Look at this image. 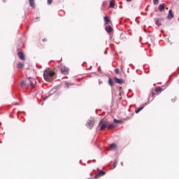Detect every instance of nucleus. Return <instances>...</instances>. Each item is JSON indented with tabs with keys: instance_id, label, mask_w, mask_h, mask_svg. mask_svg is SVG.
I'll return each instance as SVG.
<instances>
[{
	"instance_id": "31",
	"label": "nucleus",
	"mask_w": 179,
	"mask_h": 179,
	"mask_svg": "<svg viewBox=\"0 0 179 179\" xmlns=\"http://www.w3.org/2000/svg\"><path fill=\"white\" fill-rule=\"evenodd\" d=\"M150 102H146L145 103V106H148V104H149Z\"/></svg>"
},
{
	"instance_id": "26",
	"label": "nucleus",
	"mask_w": 179,
	"mask_h": 179,
	"mask_svg": "<svg viewBox=\"0 0 179 179\" xmlns=\"http://www.w3.org/2000/svg\"><path fill=\"white\" fill-rule=\"evenodd\" d=\"M117 167V161H115L113 163V169H115Z\"/></svg>"
},
{
	"instance_id": "37",
	"label": "nucleus",
	"mask_w": 179,
	"mask_h": 179,
	"mask_svg": "<svg viewBox=\"0 0 179 179\" xmlns=\"http://www.w3.org/2000/svg\"><path fill=\"white\" fill-rule=\"evenodd\" d=\"M121 165L123 166V163L122 162H121Z\"/></svg>"
},
{
	"instance_id": "35",
	"label": "nucleus",
	"mask_w": 179,
	"mask_h": 179,
	"mask_svg": "<svg viewBox=\"0 0 179 179\" xmlns=\"http://www.w3.org/2000/svg\"><path fill=\"white\" fill-rule=\"evenodd\" d=\"M43 105H44V102H42V103H41V106H43Z\"/></svg>"
},
{
	"instance_id": "22",
	"label": "nucleus",
	"mask_w": 179,
	"mask_h": 179,
	"mask_svg": "<svg viewBox=\"0 0 179 179\" xmlns=\"http://www.w3.org/2000/svg\"><path fill=\"white\" fill-rule=\"evenodd\" d=\"M154 5H159V0H153Z\"/></svg>"
},
{
	"instance_id": "16",
	"label": "nucleus",
	"mask_w": 179,
	"mask_h": 179,
	"mask_svg": "<svg viewBox=\"0 0 179 179\" xmlns=\"http://www.w3.org/2000/svg\"><path fill=\"white\" fill-rule=\"evenodd\" d=\"M110 148H112L113 150H117V144L113 143L110 145Z\"/></svg>"
},
{
	"instance_id": "20",
	"label": "nucleus",
	"mask_w": 179,
	"mask_h": 179,
	"mask_svg": "<svg viewBox=\"0 0 179 179\" xmlns=\"http://www.w3.org/2000/svg\"><path fill=\"white\" fill-rule=\"evenodd\" d=\"M28 80H29V82L30 83V85L33 86V81H31V77L28 78Z\"/></svg>"
},
{
	"instance_id": "6",
	"label": "nucleus",
	"mask_w": 179,
	"mask_h": 179,
	"mask_svg": "<svg viewBox=\"0 0 179 179\" xmlns=\"http://www.w3.org/2000/svg\"><path fill=\"white\" fill-rule=\"evenodd\" d=\"M87 127L88 128H90V129H92V128H93V127H94V121L93 120H88L87 122Z\"/></svg>"
},
{
	"instance_id": "23",
	"label": "nucleus",
	"mask_w": 179,
	"mask_h": 179,
	"mask_svg": "<svg viewBox=\"0 0 179 179\" xmlns=\"http://www.w3.org/2000/svg\"><path fill=\"white\" fill-rule=\"evenodd\" d=\"M115 73L117 75H118V74L120 73V69H115Z\"/></svg>"
},
{
	"instance_id": "12",
	"label": "nucleus",
	"mask_w": 179,
	"mask_h": 179,
	"mask_svg": "<svg viewBox=\"0 0 179 179\" xmlns=\"http://www.w3.org/2000/svg\"><path fill=\"white\" fill-rule=\"evenodd\" d=\"M108 85L111 86V87L114 86V81L113 80V79H111V78H108Z\"/></svg>"
},
{
	"instance_id": "42",
	"label": "nucleus",
	"mask_w": 179,
	"mask_h": 179,
	"mask_svg": "<svg viewBox=\"0 0 179 179\" xmlns=\"http://www.w3.org/2000/svg\"><path fill=\"white\" fill-rule=\"evenodd\" d=\"M0 125H1V122H0Z\"/></svg>"
},
{
	"instance_id": "30",
	"label": "nucleus",
	"mask_w": 179,
	"mask_h": 179,
	"mask_svg": "<svg viewBox=\"0 0 179 179\" xmlns=\"http://www.w3.org/2000/svg\"><path fill=\"white\" fill-rule=\"evenodd\" d=\"M48 99V96H45L44 98H43V100H46V99Z\"/></svg>"
},
{
	"instance_id": "18",
	"label": "nucleus",
	"mask_w": 179,
	"mask_h": 179,
	"mask_svg": "<svg viewBox=\"0 0 179 179\" xmlns=\"http://www.w3.org/2000/svg\"><path fill=\"white\" fill-rule=\"evenodd\" d=\"M115 4L113 2V1H110L109 3V8H115Z\"/></svg>"
},
{
	"instance_id": "3",
	"label": "nucleus",
	"mask_w": 179,
	"mask_h": 179,
	"mask_svg": "<svg viewBox=\"0 0 179 179\" xmlns=\"http://www.w3.org/2000/svg\"><path fill=\"white\" fill-rule=\"evenodd\" d=\"M61 72L63 75H68V72H69V69L66 66H62L61 68Z\"/></svg>"
},
{
	"instance_id": "10",
	"label": "nucleus",
	"mask_w": 179,
	"mask_h": 179,
	"mask_svg": "<svg viewBox=\"0 0 179 179\" xmlns=\"http://www.w3.org/2000/svg\"><path fill=\"white\" fill-rule=\"evenodd\" d=\"M159 12H163L164 9H166V6H164V4H159L158 8Z\"/></svg>"
},
{
	"instance_id": "13",
	"label": "nucleus",
	"mask_w": 179,
	"mask_h": 179,
	"mask_svg": "<svg viewBox=\"0 0 179 179\" xmlns=\"http://www.w3.org/2000/svg\"><path fill=\"white\" fill-rule=\"evenodd\" d=\"M29 5L31 6V8H36V4L34 3V0H29Z\"/></svg>"
},
{
	"instance_id": "24",
	"label": "nucleus",
	"mask_w": 179,
	"mask_h": 179,
	"mask_svg": "<svg viewBox=\"0 0 179 179\" xmlns=\"http://www.w3.org/2000/svg\"><path fill=\"white\" fill-rule=\"evenodd\" d=\"M65 86L66 87H67V89H69L70 86H71V84L68 83H65Z\"/></svg>"
},
{
	"instance_id": "33",
	"label": "nucleus",
	"mask_w": 179,
	"mask_h": 179,
	"mask_svg": "<svg viewBox=\"0 0 179 179\" xmlns=\"http://www.w3.org/2000/svg\"><path fill=\"white\" fill-rule=\"evenodd\" d=\"M152 96H155V92H152Z\"/></svg>"
},
{
	"instance_id": "14",
	"label": "nucleus",
	"mask_w": 179,
	"mask_h": 179,
	"mask_svg": "<svg viewBox=\"0 0 179 179\" xmlns=\"http://www.w3.org/2000/svg\"><path fill=\"white\" fill-rule=\"evenodd\" d=\"M143 108H145V106H142L141 107H140L138 109H136L135 110L136 114H138V113H141V111H142Z\"/></svg>"
},
{
	"instance_id": "4",
	"label": "nucleus",
	"mask_w": 179,
	"mask_h": 179,
	"mask_svg": "<svg viewBox=\"0 0 179 179\" xmlns=\"http://www.w3.org/2000/svg\"><path fill=\"white\" fill-rule=\"evenodd\" d=\"M113 79L115 83H118L119 85H122V83H124V79L122 78H118L117 77H114Z\"/></svg>"
},
{
	"instance_id": "2",
	"label": "nucleus",
	"mask_w": 179,
	"mask_h": 179,
	"mask_svg": "<svg viewBox=\"0 0 179 179\" xmlns=\"http://www.w3.org/2000/svg\"><path fill=\"white\" fill-rule=\"evenodd\" d=\"M108 122H104V119H101L99 122V127H100L99 131H104L108 127Z\"/></svg>"
},
{
	"instance_id": "25",
	"label": "nucleus",
	"mask_w": 179,
	"mask_h": 179,
	"mask_svg": "<svg viewBox=\"0 0 179 179\" xmlns=\"http://www.w3.org/2000/svg\"><path fill=\"white\" fill-rule=\"evenodd\" d=\"M24 84H25L24 81H22V82L20 83V86H21V87H23L24 86Z\"/></svg>"
},
{
	"instance_id": "34",
	"label": "nucleus",
	"mask_w": 179,
	"mask_h": 179,
	"mask_svg": "<svg viewBox=\"0 0 179 179\" xmlns=\"http://www.w3.org/2000/svg\"><path fill=\"white\" fill-rule=\"evenodd\" d=\"M174 101H176V99H172V102L174 103Z\"/></svg>"
},
{
	"instance_id": "36",
	"label": "nucleus",
	"mask_w": 179,
	"mask_h": 179,
	"mask_svg": "<svg viewBox=\"0 0 179 179\" xmlns=\"http://www.w3.org/2000/svg\"><path fill=\"white\" fill-rule=\"evenodd\" d=\"M98 71H100V66L98 67Z\"/></svg>"
},
{
	"instance_id": "15",
	"label": "nucleus",
	"mask_w": 179,
	"mask_h": 179,
	"mask_svg": "<svg viewBox=\"0 0 179 179\" xmlns=\"http://www.w3.org/2000/svg\"><path fill=\"white\" fill-rule=\"evenodd\" d=\"M107 128L108 129H114V128H115V126L114 125V124H108V123Z\"/></svg>"
},
{
	"instance_id": "39",
	"label": "nucleus",
	"mask_w": 179,
	"mask_h": 179,
	"mask_svg": "<svg viewBox=\"0 0 179 179\" xmlns=\"http://www.w3.org/2000/svg\"><path fill=\"white\" fill-rule=\"evenodd\" d=\"M99 83H103V82L101 81V82H99Z\"/></svg>"
},
{
	"instance_id": "41",
	"label": "nucleus",
	"mask_w": 179,
	"mask_h": 179,
	"mask_svg": "<svg viewBox=\"0 0 179 179\" xmlns=\"http://www.w3.org/2000/svg\"><path fill=\"white\" fill-rule=\"evenodd\" d=\"M150 99V98L148 99V101H149Z\"/></svg>"
},
{
	"instance_id": "5",
	"label": "nucleus",
	"mask_w": 179,
	"mask_h": 179,
	"mask_svg": "<svg viewBox=\"0 0 179 179\" xmlns=\"http://www.w3.org/2000/svg\"><path fill=\"white\" fill-rule=\"evenodd\" d=\"M17 56L19 57L20 59H22V61H24L26 59V57H24V53H23V52H18Z\"/></svg>"
},
{
	"instance_id": "7",
	"label": "nucleus",
	"mask_w": 179,
	"mask_h": 179,
	"mask_svg": "<svg viewBox=\"0 0 179 179\" xmlns=\"http://www.w3.org/2000/svg\"><path fill=\"white\" fill-rule=\"evenodd\" d=\"M173 17H174V13H173V10L170 9L169 10V14H168V16H167V19L171 20V19H173Z\"/></svg>"
},
{
	"instance_id": "32",
	"label": "nucleus",
	"mask_w": 179,
	"mask_h": 179,
	"mask_svg": "<svg viewBox=\"0 0 179 179\" xmlns=\"http://www.w3.org/2000/svg\"><path fill=\"white\" fill-rule=\"evenodd\" d=\"M127 1V2H131V1H132V0H126Z\"/></svg>"
},
{
	"instance_id": "28",
	"label": "nucleus",
	"mask_w": 179,
	"mask_h": 179,
	"mask_svg": "<svg viewBox=\"0 0 179 179\" xmlns=\"http://www.w3.org/2000/svg\"><path fill=\"white\" fill-rule=\"evenodd\" d=\"M99 177H100V175L97 173L96 175L94 176V178L97 179L99 178Z\"/></svg>"
},
{
	"instance_id": "27",
	"label": "nucleus",
	"mask_w": 179,
	"mask_h": 179,
	"mask_svg": "<svg viewBox=\"0 0 179 179\" xmlns=\"http://www.w3.org/2000/svg\"><path fill=\"white\" fill-rule=\"evenodd\" d=\"M52 3V0H48V5H51Z\"/></svg>"
},
{
	"instance_id": "11",
	"label": "nucleus",
	"mask_w": 179,
	"mask_h": 179,
	"mask_svg": "<svg viewBox=\"0 0 179 179\" xmlns=\"http://www.w3.org/2000/svg\"><path fill=\"white\" fill-rule=\"evenodd\" d=\"M23 66H24V64L22 62H18L17 64V68H18V69H23Z\"/></svg>"
},
{
	"instance_id": "8",
	"label": "nucleus",
	"mask_w": 179,
	"mask_h": 179,
	"mask_svg": "<svg viewBox=\"0 0 179 179\" xmlns=\"http://www.w3.org/2000/svg\"><path fill=\"white\" fill-rule=\"evenodd\" d=\"M105 30L107 33H111L113 31V27L111 26L108 25L105 27Z\"/></svg>"
},
{
	"instance_id": "21",
	"label": "nucleus",
	"mask_w": 179,
	"mask_h": 179,
	"mask_svg": "<svg viewBox=\"0 0 179 179\" xmlns=\"http://www.w3.org/2000/svg\"><path fill=\"white\" fill-rule=\"evenodd\" d=\"M113 122H115V124H120V122H121V120H117V119H114Z\"/></svg>"
},
{
	"instance_id": "19",
	"label": "nucleus",
	"mask_w": 179,
	"mask_h": 179,
	"mask_svg": "<svg viewBox=\"0 0 179 179\" xmlns=\"http://www.w3.org/2000/svg\"><path fill=\"white\" fill-rule=\"evenodd\" d=\"M98 173L99 176H104L106 174V171L101 170Z\"/></svg>"
},
{
	"instance_id": "1",
	"label": "nucleus",
	"mask_w": 179,
	"mask_h": 179,
	"mask_svg": "<svg viewBox=\"0 0 179 179\" xmlns=\"http://www.w3.org/2000/svg\"><path fill=\"white\" fill-rule=\"evenodd\" d=\"M43 78L45 80H48L50 79H56L57 74L52 71L45 70L43 71Z\"/></svg>"
},
{
	"instance_id": "17",
	"label": "nucleus",
	"mask_w": 179,
	"mask_h": 179,
	"mask_svg": "<svg viewBox=\"0 0 179 179\" xmlns=\"http://www.w3.org/2000/svg\"><path fill=\"white\" fill-rule=\"evenodd\" d=\"M162 90H163V88H162V87H157L155 88V92H156L157 93H159V92H162Z\"/></svg>"
},
{
	"instance_id": "40",
	"label": "nucleus",
	"mask_w": 179,
	"mask_h": 179,
	"mask_svg": "<svg viewBox=\"0 0 179 179\" xmlns=\"http://www.w3.org/2000/svg\"><path fill=\"white\" fill-rule=\"evenodd\" d=\"M3 2H6L5 0H3Z\"/></svg>"
},
{
	"instance_id": "9",
	"label": "nucleus",
	"mask_w": 179,
	"mask_h": 179,
	"mask_svg": "<svg viewBox=\"0 0 179 179\" xmlns=\"http://www.w3.org/2000/svg\"><path fill=\"white\" fill-rule=\"evenodd\" d=\"M103 20L105 22V24H109V23H111V20H110V19L107 16H105L103 17Z\"/></svg>"
},
{
	"instance_id": "38",
	"label": "nucleus",
	"mask_w": 179,
	"mask_h": 179,
	"mask_svg": "<svg viewBox=\"0 0 179 179\" xmlns=\"http://www.w3.org/2000/svg\"><path fill=\"white\" fill-rule=\"evenodd\" d=\"M36 20L38 19V17H36Z\"/></svg>"
},
{
	"instance_id": "29",
	"label": "nucleus",
	"mask_w": 179,
	"mask_h": 179,
	"mask_svg": "<svg viewBox=\"0 0 179 179\" xmlns=\"http://www.w3.org/2000/svg\"><path fill=\"white\" fill-rule=\"evenodd\" d=\"M42 41H43V43H45V41H47V39H46V38H43V39L42 40Z\"/></svg>"
}]
</instances>
